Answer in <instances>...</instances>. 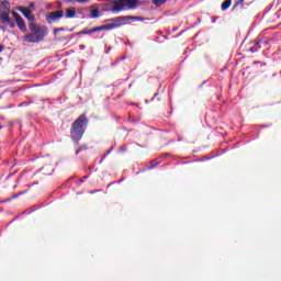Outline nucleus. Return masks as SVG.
I'll return each instance as SVG.
<instances>
[{
	"mask_svg": "<svg viewBox=\"0 0 281 281\" xmlns=\"http://www.w3.org/2000/svg\"><path fill=\"white\" fill-rule=\"evenodd\" d=\"M238 5V2L235 4V8Z\"/></svg>",
	"mask_w": 281,
	"mask_h": 281,
	"instance_id": "ea45409f",
	"label": "nucleus"
},
{
	"mask_svg": "<svg viewBox=\"0 0 281 281\" xmlns=\"http://www.w3.org/2000/svg\"><path fill=\"white\" fill-rule=\"evenodd\" d=\"M166 157H168V154H164L162 155V158L166 159Z\"/></svg>",
	"mask_w": 281,
	"mask_h": 281,
	"instance_id": "c756f323",
	"label": "nucleus"
},
{
	"mask_svg": "<svg viewBox=\"0 0 281 281\" xmlns=\"http://www.w3.org/2000/svg\"><path fill=\"white\" fill-rule=\"evenodd\" d=\"M0 21L5 25H9V27H11L12 30L16 27V22H14V20H12V18H10V14L8 13L0 14Z\"/></svg>",
	"mask_w": 281,
	"mask_h": 281,
	"instance_id": "0eeeda50",
	"label": "nucleus"
},
{
	"mask_svg": "<svg viewBox=\"0 0 281 281\" xmlns=\"http://www.w3.org/2000/svg\"><path fill=\"white\" fill-rule=\"evenodd\" d=\"M30 33L23 36L24 43H41L48 34L47 26L31 22L29 24Z\"/></svg>",
	"mask_w": 281,
	"mask_h": 281,
	"instance_id": "7ed1b4c3",
	"label": "nucleus"
},
{
	"mask_svg": "<svg viewBox=\"0 0 281 281\" xmlns=\"http://www.w3.org/2000/svg\"><path fill=\"white\" fill-rule=\"evenodd\" d=\"M269 41H271V38H260L257 43H259V45H269Z\"/></svg>",
	"mask_w": 281,
	"mask_h": 281,
	"instance_id": "dca6fc26",
	"label": "nucleus"
},
{
	"mask_svg": "<svg viewBox=\"0 0 281 281\" xmlns=\"http://www.w3.org/2000/svg\"><path fill=\"white\" fill-rule=\"evenodd\" d=\"M104 161V159L103 158H101L100 160H99V164H102Z\"/></svg>",
	"mask_w": 281,
	"mask_h": 281,
	"instance_id": "7c9ffc66",
	"label": "nucleus"
},
{
	"mask_svg": "<svg viewBox=\"0 0 281 281\" xmlns=\"http://www.w3.org/2000/svg\"><path fill=\"white\" fill-rule=\"evenodd\" d=\"M76 3H89L91 0H75Z\"/></svg>",
	"mask_w": 281,
	"mask_h": 281,
	"instance_id": "aec40b11",
	"label": "nucleus"
},
{
	"mask_svg": "<svg viewBox=\"0 0 281 281\" xmlns=\"http://www.w3.org/2000/svg\"><path fill=\"white\" fill-rule=\"evenodd\" d=\"M10 2L7 0H3L0 2V14H12V11H10Z\"/></svg>",
	"mask_w": 281,
	"mask_h": 281,
	"instance_id": "1a4fd4ad",
	"label": "nucleus"
},
{
	"mask_svg": "<svg viewBox=\"0 0 281 281\" xmlns=\"http://www.w3.org/2000/svg\"><path fill=\"white\" fill-rule=\"evenodd\" d=\"M18 10L25 16V19H27V21H36V16L32 14V10L24 7H19Z\"/></svg>",
	"mask_w": 281,
	"mask_h": 281,
	"instance_id": "6e6552de",
	"label": "nucleus"
},
{
	"mask_svg": "<svg viewBox=\"0 0 281 281\" xmlns=\"http://www.w3.org/2000/svg\"><path fill=\"white\" fill-rule=\"evenodd\" d=\"M229 5H232V0H225L222 3L221 9L223 10V12H225V10H227L229 8Z\"/></svg>",
	"mask_w": 281,
	"mask_h": 281,
	"instance_id": "ddd939ff",
	"label": "nucleus"
},
{
	"mask_svg": "<svg viewBox=\"0 0 281 281\" xmlns=\"http://www.w3.org/2000/svg\"><path fill=\"white\" fill-rule=\"evenodd\" d=\"M157 166H159V162H156L154 165H151L148 170H155V168H157Z\"/></svg>",
	"mask_w": 281,
	"mask_h": 281,
	"instance_id": "6ab92c4d",
	"label": "nucleus"
},
{
	"mask_svg": "<svg viewBox=\"0 0 281 281\" xmlns=\"http://www.w3.org/2000/svg\"><path fill=\"white\" fill-rule=\"evenodd\" d=\"M95 192H98V191H91L90 194H95Z\"/></svg>",
	"mask_w": 281,
	"mask_h": 281,
	"instance_id": "72a5a7b5",
	"label": "nucleus"
},
{
	"mask_svg": "<svg viewBox=\"0 0 281 281\" xmlns=\"http://www.w3.org/2000/svg\"><path fill=\"white\" fill-rule=\"evenodd\" d=\"M166 1H168V0H151V3L154 5H156V8H161V5H164V3H166Z\"/></svg>",
	"mask_w": 281,
	"mask_h": 281,
	"instance_id": "4468645a",
	"label": "nucleus"
},
{
	"mask_svg": "<svg viewBox=\"0 0 281 281\" xmlns=\"http://www.w3.org/2000/svg\"><path fill=\"white\" fill-rule=\"evenodd\" d=\"M108 52H111V47L108 48Z\"/></svg>",
	"mask_w": 281,
	"mask_h": 281,
	"instance_id": "4c0bfd02",
	"label": "nucleus"
},
{
	"mask_svg": "<svg viewBox=\"0 0 281 281\" xmlns=\"http://www.w3.org/2000/svg\"><path fill=\"white\" fill-rule=\"evenodd\" d=\"M22 194H25V191L13 194L11 199H19V196H21Z\"/></svg>",
	"mask_w": 281,
	"mask_h": 281,
	"instance_id": "f3484780",
	"label": "nucleus"
},
{
	"mask_svg": "<svg viewBox=\"0 0 281 281\" xmlns=\"http://www.w3.org/2000/svg\"><path fill=\"white\" fill-rule=\"evenodd\" d=\"M112 183L108 184V188H111Z\"/></svg>",
	"mask_w": 281,
	"mask_h": 281,
	"instance_id": "e433bc0d",
	"label": "nucleus"
},
{
	"mask_svg": "<svg viewBox=\"0 0 281 281\" xmlns=\"http://www.w3.org/2000/svg\"><path fill=\"white\" fill-rule=\"evenodd\" d=\"M90 19H100V10L90 9Z\"/></svg>",
	"mask_w": 281,
	"mask_h": 281,
	"instance_id": "9b49d317",
	"label": "nucleus"
},
{
	"mask_svg": "<svg viewBox=\"0 0 281 281\" xmlns=\"http://www.w3.org/2000/svg\"><path fill=\"white\" fill-rule=\"evenodd\" d=\"M119 183H122V180H121V181H119Z\"/></svg>",
	"mask_w": 281,
	"mask_h": 281,
	"instance_id": "a19ab883",
	"label": "nucleus"
},
{
	"mask_svg": "<svg viewBox=\"0 0 281 281\" xmlns=\"http://www.w3.org/2000/svg\"><path fill=\"white\" fill-rule=\"evenodd\" d=\"M20 32H22L23 34H25V32H27V25L25 24V20H23V18L21 16V14L16 13V11H12L11 12Z\"/></svg>",
	"mask_w": 281,
	"mask_h": 281,
	"instance_id": "39448f33",
	"label": "nucleus"
},
{
	"mask_svg": "<svg viewBox=\"0 0 281 281\" xmlns=\"http://www.w3.org/2000/svg\"><path fill=\"white\" fill-rule=\"evenodd\" d=\"M29 105H30V102L27 101L20 103V106H29Z\"/></svg>",
	"mask_w": 281,
	"mask_h": 281,
	"instance_id": "5701e85b",
	"label": "nucleus"
},
{
	"mask_svg": "<svg viewBox=\"0 0 281 281\" xmlns=\"http://www.w3.org/2000/svg\"><path fill=\"white\" fill-rule=\"evenodd\" d=\"M262 45H260L259 42H257L252 47L249 48V52H251V54H256V52H260Z\"/></svg>",
	"mask_w": 281,
	"mask_h": 281,
	"instance_id": "f8f14e48",
	"label": "nucleus"
},
{
	"mask_svg": "<svg viewBox=\"0 0 281 281\" xmlns=\"http://www.w3.org/2000/svg\"><path fill=\"white\" fill-rule=\"evenodd\" d=\"M0 30H3V31H5V26H0Z\"/></svg>",
	"mask_w": 281,
	"mask_h": 281,
	"instance_id": "2f4dec72",
	"label": "nucleus"
},
{
	"mask_svg": "<svg viewBox=\"0 0 281 281\" xmlns=\"http://www.w3.org/2000/svg\"><path fill=\"white\" fill-rule=\"evenodd\" d=\"M237 3L243 4V3H245V0H239Z\"/></svg>",
	"mask_w": 281,
	"mask_h": 281,
	"instance_id": "cd10ccee",
	"label": "nucleus"
},
{
	"mask_svg": "<svg viewBox=\"0 0 281 281\" xmlns=\"http://www.w3.org/2000/svg\"><path fill=\"white\" fill-rule=\"evenodd\" d=\"M58 32H65V27H58L54 30V34H58Z\"/></svg>",
	"mask_w": 281,
	"mask_h": 281,
	"instance_id": "a211bd4d",
	"label": "nucleus"
},
{
	"mask_svg": "<svg viewBox=\"0 0 281 281\" xmlns=\"http://www.w3.org/2000/svg\"><path fill=\"white\" fill-rule=\"evenodd\" d=\"M111 9H105V12H124L126 10H135L137 0H113Z\"/></svg>",
	"mask_w": 281,
	"mask_h": 281,
	"instance_id": "20e7f679",
	"label": "nucleus"
},
{
	"mask_svg": "<svg viewBox=\"0 0 281 281\" xmlns=\"http://www.w3.org/2000/svg\"><path fill=\"white\" fill-rule=\"evenodd\" d=\"M126 21H142L139 16L133 15H121L117 18L105 20L106 24L101 26L92 27V29H83L80 32L76 33V36L82 35H91L95 34V32H111V30H117V27H122V25H126Z\"/></svg>",
	"mask_w": 281,
	"mask_h": 281,
	"instance_id": "f257e3e1",
	"label": "nucleus"
},
{
	"mask_svg": "<svg viewBox=\"0 0 281 281\" xmlns=\"http://www.w3.org/2000/svg\"><path fill=\"white\" fill-rule=\"evenodd\" d=\"M93 168H94V166H90V167H89V170H93Z\"/></svg>",
	"mask_w": 281,
	"mask_h": 281,
	"instance_id": "473e14b6",
	"label": "nucleus"
},
{
	"mask_svg": "<svg viewBox=\"0 0 281 281\" xmlns=\"http://www.w3.org/2000/svg\"><path fill=\"white\" fill-rule=\"evenodd\" d=\"M79 49L82 52V50L87 49V46L85 44H80Z\"/></svg>",
	"mask_w": 281,
	"mask_h": 281,
	"instance_id": "4be33fe9",
	"label": "nucleus"
},
{
	"mask_svg": "<svg viewBox=\"0 0 281 281\" xmlns=\"http://www.w3.org/2000/svg\"><path fill=\"white\" fill-rule=\"evenodd\" d=\"M35 5H36V3H34V2L30 3V8H35Z\"/></svg>",
	"mask_w": 281,
	"mask_h": 281,
	"instance_id": "393cba45",
	"label": "nucleus"
},
{
	"mask_svg": "<svg viewBox=\"0 0 281 281\" xmlns=\"http://www.w3.org/2000/svg\"><path fill=\"white\" fill-rule=\"evenodd\" d=\"M88 147L87 145H81L79 146V148L75 151V155H80V153H82L83 150H87Z\"/></svg>",
	"mask_w": 281,
	"mask_h": 281,
	"instance_id": "2eb2a0df",
	"label": "nucleus"
},
{
	"mask_svg": "<svg viewBox=\"0 0 281 281\" xmlns=\"http://www.w3.org/2000/svg\"><path fill=\"white\" fill-rule=\"evenodd\" d=\"M87 179H89V176H83V177L80 179V183H85V181H87Z\"/></svg>",
	"mask_w": 281,
	"mask_h": 281,
	"instance_id": "412c9836",
	"label": "nucleus"
},
{
	"mask_svg": "<svg viewBox=\"0 0 281 281\" xmlns=\"http://www.w3.org/2000/svg\"><path fill=\"white\" fill-rule=\"evenodd\" d=\"M111 153H113V147H111V148L105 153V155H111Z\"/></svg>",
	"mask_w": 281,
	"mask_h": 281,
	"instance_id": "b1692460",
	"label": "nucleus"
},
{
	"mask_svg": "<svg viewBox=\"0 0 281 281\" xmlns=\"http://www.w3.org/2000/svg\"><path fill=\"white\" fill-rule=\"evenodd\" d=\"M87 126H89V119L87 117V114L83 113L77 120H75L70 126V138L72 142L78 144V142L82 139L87 131Z\"/></svg>",
	"mask_w": 281,
	"mask_h": 281,
	"instance_id": "f03ea898",
	"label": "nucleus"
},
{
	"mask_svg": "<svg viewBox=\"0 0 281 281\" xmlns=\"http://www.w3.org/2000/svg\"><path fill=\"white\" fill-rule=\"evenodd\" d=\"M11 200H12V198H9V199L4 200L3 202H4V203H8V202L11 201Z\"/></svg>",
	"mask_w": 281,
	"mask_h": 281,
	"instance_id": "a878e982",
	"label": "nucleus"
},
{
	"mask_svg": "<svg viewBox=\"0 0 281 281\" xmlns=\"http://www.w3.org/2000/svg\"><path fill=\"white\" fill-rule=\"evenodd\" d=\"M76 18V8L66 9V19H75Z\"/></svg>",
	"mask_w": 281,
	"mask_h": 281,
	"instance_id": "9d476101",
	"label": "nucleus"
},
{
	"mask_svg": "<svg viewBox=\"0 0 281 281\" xmlns=\"http://www.w3.org/2000/svg\"><path fill=\"white\" fill-rule=\"evenodd\" d=\"M63 16H64L63 10L53 11L46 15V21L47 23L52 24L54 23V21H58L59 19H63Z\"/></svg>",
	"mask_w": 281,
	"mask_h": 281,
	"instance_id": "423d86ee",
	"label": "nucleus"
},
{
	"mask_svg": "<svg viewBox=\"0 0 281 281\" xmlns=\"http://www.w3.org/2000/svg\"><path fill=\"white\" fill-rule=\"evenodd\" d=\"M3 52V45H0V54Z\"/></svg>",
	"mask_w": 281,
	"mask_h": 281,
	"instance_id": "c85d7f7f",
	"label": "nucleus"
},
{
	"mask_svg": "<svg viewBox=\"0 0 281 281\" xmlns=\"http://www.w3.org/2000/svg\"><path fill=\"white\" fill-rule=\"evenodd\" d=\"M261 128H267V125H261Z\"/></svg>",
	"mask_w": 281,
	"mask_h": 281,
	"instance_id": "f704fd0d",
	"label": "nucleus"
},
{
	"mask_svg": "<svg viewBox=\"0 0 281 281\" xmlns=\"http://www.w3.org/2000/svg\"><path fill=\"white\" fill-rule=\"evenodd\" d=\"M212 23H216V19H213Z\"/></svg>",
	"mask_w": 281,
	"mask_h": 281,
	"instance_id": "c9c22d12",
	"label": "nucleus"
},
{
	"mask_svg": "<svg viewBox=\"0 0 281 281\" xmlns=\"http://www.w3.org/2000/svg\"><path fill=\"white\" fill-rule=\"evenodd\" d=\"M108 156H109L108 154H104L103 157H102V159H103V160L106 159Z\"/></svg>",
	"mask_w": 281,
	"mask_h": 281,
	"instance_id": "bb28decb",
	"label": "nucleus"
},
{
	"mask_svg": "<svg viewBox=\"0 0 281 281\" xmlns=\"http://www.w3.org/2000/svg\"><path fill=\"white\" fill-rule=\"evenodd\" d=\"M169 104H170V106H172V102H171V101H170V103H169Z\"/></svg>",
	"mask_w": 281,
	"mask_h": 281,
	"instance_id": "58836bf2",
	"label": "nucleus"
}]
</instances>
